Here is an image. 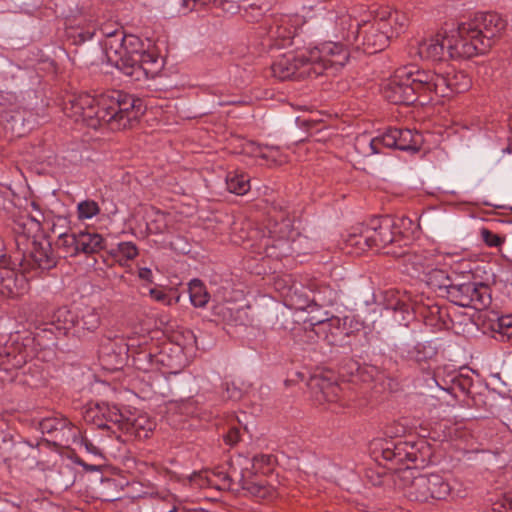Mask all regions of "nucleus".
<instances>
[{"label":"nucleus","instance_id":"15","mask_svg":"<svg viewBox=\"0 0 512 512\" xmlns=\"http://www.w3.org/2000/svg\"><path fill=\"white\" fill-rule=\"evenodd\" d=\"M411 53L423 60L440 61L448 58L446 51V30L420 41L412 48Z\"/></svg>","mask_w":512,"mask_h":512},{"label":"nucleus","instance_id":"56","mask_svg":"<svg viewBox=\"0 0 512 512\" xmlns=\"http://www.w3.org/2000/svg\"><path fill=\"white\" fill-rule=\"evenodd\" d=\"M138 276L140 279H142L144 281H147L150 283L153 281L152 271L149 268H146V267L140 268L138 271Z\"/></svg>","mask_w":512,"mask_h":512},{"label":"nucleus","instance_id":"23","mask_svg":"<svg viewBox=\"0 0 512 512\" xmlns=\"http://www.w3.org/2000/svg\"><path fill=\"white\" fill-rule=\"evenodd\" d=\"M28 290V283L23 275L7 271L0 281V293L5 297L16 298Z\"/></svg>","mask_w":512,"mask_h":512},{"label":"nucleus","instance_id":"25","mask_svg":"<svg viewBox=\"0 0 512 512\" xmlns=\"http://www.w3.org/2000/svg\"><path fill=\"white\" fill-rule=\"evenodd\" d=\"M101 324V314L97 308L85 307L77 312L76 331L94 332Z\"/></svg>","mask_w":512,"mask_h":512},{"label":"nucleus","instance_id":"43","mask_svg":"<svg viewBox=\"0 0 512 512\" xmlns=\"http://www.w3.org/2000/svg\"><path fill=\"white\" fill-rule=\"evenodd\" d=\"M215 471H201L196 472L191 476V482L200 488L213 487V485H220L215 481Z\"/></svg>","mask_w":512,"mask_h":512},{"label":"nucleus","instance_id":"49","mask_svg":"<svg viewBox=\"0 0 512 512\" xmlns=\"http://www.w3.org/2000/svg\"><path fill=\"white\" fill-rule=\"evenodd\" d=\"M17 228L15 229L17 233H23L27 238L30 237L32 230H38L39 223L34 220H23L17 224Z\"/></svg>","mask_w":512,"mask_h":512},{"label":"nucleus","instance_id":"1","mask_svg":"<svg viewBox=\"0 0 512 512\" xmlns=\"http://www.w3.org/2000/svg\"><path fill=\"white\" fill-rule=\"evenodd\" d=\"M65 114L97 129L107 126L110 130H122L136 122L143 112L142 102L119 90L98 96L80 94L73 96L64 107Z\"/></svg>","mask_w":512,"mask_h":512},{"label":"nucleus","instance_id":"33","mask_svg":"<svg viewBox=\"0 0 512 512\" xmlns=\"http://www.w3.org/2000/svg\"><path fill=\"white\" fill-rule=\"evenodd\" d=\"M33 248L30 251V257L35 264L41 269H49L55 265V261L50 254V247L38 246L32 242Z\"/></svg>","mask_w":512,"mask_h":512},{"label":"nucleus","instance_id":"28","mask_svg":"<svg viewBox=\"0 0 512 512\" xmlns=\"http://www.w3.org/2000/svg\"><path fill=\"white\" fill-rule=\"evenodd\" d=\"M78 246L82 253H97L104 248V238L98 233L82 231L78 233Z\"/></svg>","mask_w":512,"mask_h":512},{"label":"nucleus","instance_id":"16","mask_svg":"<svg viewBox=\"0 0 512 512\" xmlns=\"http://www.w3.org/2000/svg\"><path fill=\"white\" fill-rule=\"evenodd\" d=\"M394 227V219L387 216L372 221L371 227H368V232L374 238L373 248L380 250L389 244L398 243V236L393 230Z\"/></svg>","mask_w":512,"mask_h":512},{"label":"nucleus","instance_id":"27","mask_svg":"<svg viewBox=\"0 0 512 512\" xmlns=\"http://www.w3.org/2000/svg\"><path fill=\"white\" fill-rule=\"evenodd\" d=\"M355 149L362 156H371L382 153L385 148L382 143V135L371 137L369 134H361L355 139Z\"/></svg>","mask_w":512,"mask_h":512},{"label":"nucleus","instance_id":"53","mask_svg":"<svg viewBox=\"0 0 512 512\" xmlns=\"http://www.w3.org/2000/svg\"><path fill=\"white\" fill-rule=\"evenodd\" d=\"M214 479L220 485H213V487L217 489H227L230 487V479L227 474L223 472H216V477Z\"/></svg>","mask_w":512,"mask_h":512},{"label":"nucleus","instance_id":"42","mask_svg":"<svg viewBox=\"0 0 512 512\" xmlns=\"http://www.w3.org/2000/svg\"><path fill=\"white\" fill-rule=\"evenodd\" d=\"M433 354V348L425 343H417L407 350V357L417 362L424 361L432 357Z\"/></svg>","mask_w":512,"mask_h":512},{"label":"nucleus","instance_id":"36","mask_svg":"<svg viewBox=\"0 0 512 512\" xmlns=\"http://www.w3.org/2000/svg\"><path fill=\"white\" fill-rule=\"evenodd\" d=\"M448 75L451 94L463 93L470 88L471 79L465 72L451 70L448 72Z\"/></svg>","mask_w":512,"mask_h":512},{"label":"nucleus","instance_id":"35","mask_svg":"<svg viewBox=\"0 0 512 512\" xmlns=\"http://www.w3.org/2000/svg\"><path fill=\"white\" fill-rule=\"evenodd\" d=\"M374 238H372L368 232V228H366L360 234H351L346 240L347 247L355 248V253L360 254L367 249L373 248L372 242Z\"/></svg>","mask_w":512,"mask_h":512},{"label":"nucleus","instance_id":"8","mask_svg":"<svg viewBox=\"0 0 512 512\" xmlns=\"http://www.w3.org/2000/svg\"><path fill=\"white\" fill-rule=\"evenodd\" d=\"M305 48L289 51L279 56L272 64L273 75L280 80L315 77Z\"/></svg>","mask_w":512,"mask_h":512},{"label":"nucleus","instance_id":"19","mask_svg":"<svg viewBox=\"0 0 512 512\" xmlns=\"http://www.w3.org/2000/svg\"><path fill=\"white\" fill-rule=\"evenodd\" d=\"M310 387L313 390L315 401L319 404L337 402L342 391L335 381L322 375L313 376L310 380Z\"/></svg>","mask_w":512,"mask_h":512},{"label":"nucleus","instance_id":"31","mask_svg":"<svg viewBox=\"0 0 512 512\" xmlns=\"http://www.w3.org/2000/svg\"><path fill=\"white\" fill-rule=\"evenodd\" d=\"M285 305L295 311H305L316 307V303L313 300H310L306 294L297 289L291 291L286 296Z\"/></svg>","mask_w":512,"mask_h":512},{"label":"nucleus","instance_id":"59","mask_svg":"<svg viewBox=\"0 0 512 512\" xmlns=\"http://www.w3.org/2000/svg\"><path fill=\"white\" fill-rule=\"evenodd\" d=\"M6 258V249L3 240L0 238V264L4 262Z\"/></svg>","mask_w":512,"mask_h":512},{"label":"nucleus","instance_id":"18","mask_svg":"<svg viewBox=\"0 0 512 512\" xmlns=\"http://www.w3.org/2000/svg\"><path fill=\"white\" fill-rule=\"evenodd\" d=\"M382 457L387 461L403 463L415 462L417 459L415 447L411 442L398 440H386L381 446Z\"/></svg>","mask_w":512,"mask_h":512},{"label":"nucleus","instance_id":"10","mask_svg":"<svg viewBox=\"0 0 512 512\" xmlns=\"http://www.w3.org/2000/svg\"><path fill=\"white\" fill-rule=\"evenodd\" d=\"M393 482L397 489L412 501L428 502V490L426 475L409 466L399 469L393 476Z\"/></svg>","mask_w":512,"mask_h":512},{"label":"nucleus","instance_id":"30","mask_svg":"<svg viewBox=\"0 0 512 512\" xmlns=\"http://www.w3.org/2000/svg\"><path fill=\"white\" fill-rule=\"evenodd\" d=\"M55 245L61 251L63 257H74L80 253L78 234L62 233L58 236Z\"/></svg>","mask_w":512,"mask_h":512},{"label":"nucleus","instance_id":"51","mask_svg":"<svg viewBox=\"0 0 512 512\" xmlns=\"http://www.w3.org/2000/svg\"><path fill=\"white\" fill-rule=\"evenodd\" d=\"M240 439V431L236 427L229 429L227 434L224 436V441L229 446H234Z\"/></svg>","mask_w":512,"mask_h":512},{"label":"nucleus","instance_id":"34","mask_svg":"<svg viewBox=\"0 0 512 512\" xmlns=\"http://www.w3.org/2000/svg\"><path fill=\"white\" fill-rule=\"evenodd\" d=\"M188 290L190 301L195 307H204L208 303L209 294L200 280L192 279Z\"/></svg>","mask_w":512,"mask_h":512},{"label":"nucleus","instance_id":"38","mask_svg":"<svg viewBox=\"0 0 512 512\" xmlns=\"http://www.w3.org/2000/svg\"><path fill=\"white\" fill-rule=\"evenodd\" d=\"M100 213V207L94 200H83L77 204V217L80 221L90 220Z\"/></svg>","mask_w":512,"mask_h":512},{"label":"nucleus","instance_id":"55","mask_svg":"<svg viewBox=\"0 0 512 512\" xmlns=\"http://www.w3.org/2000/svg\"><path fill=\"white\" fill-rule=\"evenodd\" d=\"M81 444L85 447L87 452L93 455H101L100 449L92 444L88 439L81 438Z\"/></svg>","mask_w":512,"mask_h":512},{"label":"nucleus","instance_id":"52","mask_svg":"<svg viewBox=\"0 0 512 512\" xmlns=\"http://www.w3.org/2000/svg\"><path fill=\"white\" fill-rule=\"evenodd\" d=\"M149 294H150L151 298L157 302H161L164 304H170V298L163 290H160L157 288H152V289H150Z\"/></svg>","mask_w":512,"mask_h":512},{"label":"nucleus","instance_id":"57","mask_svg":"<svg viewBox=\"0 0 512 512\" xmlns=\"http://www.w3.org/2000/svg\"><path fill=\"white\" fill-rule=\"evenodd\" d=\"M94 34H95V28L93 27L92 30H87L85 32H81L79 34V37H80L81 41L84 42V41L92 39Z\"/></svg>","mask_w":512,"mask_h":512},{"label":"nucleus","instance_id":"22","mask_svg":"<svg viewBox=\"0 0 512 512\" xmlns=\"http://www.w3.org/2000/svg\"><path fill=\"white\" fill-rule=\"evenodd\" d=\"M40 429L43 434H62V438L66 436V440L73 439V441H76L78 437V429L75 428L72 423L62 417H52V418H46L43 419L40 422Z\"/></svg>","mask_w":512,"mask_h":512},{"label":"nucleus","instance_id":"2","mask_svg":"<svg viewBox=\"0 0 512 512\" xmlns=\"http://www.w3.org/2000/svg\"><path fill=\"white\" fill-rule=\"evenodd\" d=\"M103 33L106 37L102 47L107 62L132 80L154 78L161 71L163 62L158 54L144 49L137 36H126L120 29Z\"/></svg>","mask_w":512,"mask_h":512},{"label":"nucleus","instance_id":"11","mask_svg":"<svg viewBox=\"0 0 512 512\" xmlns=\"http://www.w3.org/2000/svg\"><path fill=\"white\" fill-rule=\"evenodd\" d=\"M466 24L472 28V32L476 34L479 42H483L487 46V51L500 37L506 25L503 18L496 13H478L466 21Z\"/></svg>","mask_w":512,"mask_h":512},{"label":"nucleus","instance_id":"44","mask_svg":"<svg viewBox=\"0 0 512 512\" xmlns=\"http://www.w3.org/2000/svg\"><path fill=\"white\" fill-rule=\"evenodd\" d=\"M385 19L391 23V37L399 35L407 26L406 16L396 11L390 12Z\"/></svg>","mask_w":512,"mask_h":512},{"label":"nucleus","instance_id":"7","mask_svg":"<svg viewBox=\"0 0 512 512\" xmlns=\"http://www.w3.org/2000/svg\"><path fill=\"white\" fill-rule=\"evenodd\" d=\"M356 28L359 40L355 41L353 46L368 54L382 51L392 38L391 23L385 19V16L361 24L357 22Z\"/></svg>","mask_w":512,"mask_h":512},{"label":"nucleus","instance_id":"61","mask_svg":"<svg viewBox=\"0 0 512 512\" xmlns=\"http://www.w3.org/2000/svg\"><path fill=\"white\" fill-rule=\"evenodd\" d=\"M386 253H387V254H390V253H391V254L396 255V253H395L394 251H387Z\"/></svg>","mask_w":512,"mask_h":512},{"label":"nucleus","instance_id":"20","mask_svg":"<svg viewBox=\"0 0 512 512\" xmlns=\"http://www.w3.org/2000/svg\"><path fill=\"white\" fill-rule=\"evenodd\" d=\"M86 419L93 420L99 427H106L107 424L103 422H110L118 425L121 429L126 421V417L122 414L120 409L116 405H110L108 403H98L94 408H90L87 411Z\"/></svg>","mask_w":512,"mask_h":512},{"label":"nucleus","instance_id":"48","mask_svg":"<svg viewBox=\"0 0 512 512\" xmlns=\"http://www.w3.org/2000/svg\"><path fill=\"white\" fill-rule=\"evenodd\" d=\"M481 237L485 244L489 247H499L504 242V240L499 235L488 229L481 230Z\"/></svg>","mask_w":512,"mask_h":512},{"label":"nucleus","instance_id":"54","mask_svg":"<svg viewBox=\"0 0 512 512\" xmlns=\"http://www.w3.org/2000/svg\"><path fill=\"white\" fill-rule=\"evenodd\" d=\"M277 154H278V150L277 149H275V148H267L266 151L262 152L261 155H262L263 158L271 159L276 164H282V163L286 162L285 158H282V157L278 158Z\"/></svg>","mask_w":512,"mask_h":512},{"label":"nucleus","instance_id":"3","mask_svg":"<svg viewBox=\"0 0 512 512\" xmlns=\"http://www.w3.org/2000/svg\"><path fill=\"white\" fill-rule=\"evenodd\" d=\"M434 92L442 97L451 95L449 75H438L416 65L398 68L382 84L383 96L394 104H412L418 93Z\"/></svg>","mask_w":512,"mask_h":512},{"label":"nucleus","instance_id":"6","mask_svg":"<svg viewBox=\"0 0 512 512\" xmlns=\"http://www.w3.org/2000/svg\"><path fill=\"white\" fill-rule=\"evenodd\" d=\"M447 57L451 59H468L487 52V46L479 42L476 34L466 22L446 30Z\"/></svg>","mask_w":512,"mask_h":512},{"label":"nucleus","instance_id":"17","mask_svg":"<svg viewBox=\"0 0 512 512\" xmlns=\"http://www.w3.org/2000/svg\"><path fill=\"white\" fill-rule=\"evenodd\" d=\"M419 134L409 129H389L382 134V143L385 148H396L399 150H417Z\"/></svg>","mask_w":512,"mask_h":512},{"label":"nucleus","instance_id":"32","mask_svg":"<svg viewBox=\"0 0 512 512\" xmlns=\"http://www.w3.org/2000/svg\"><path fill=\"white\" fill-rule=\"evenodd\" d=\"M226 186L229 192L244 195L250 190V181L244 174L229 173L226 177Z\"/></svg>","mask_w":512,"mask_h":512},{"label":"nucleus","instance_id":"41","mask_svg":"<svg viewBox=\"0 0 512 512\" xmlns=\"http://www.w3.org/2000/svg\"><path fill=\"white\" fill-rule=\"evenodd\" d=\"M244 489L256 498L266 499L272 497L274 491L262 481H251L246 483Z\"/></svg>","mask_w":512,"mask_h":512},{"label":"nucleus","instance_id":"39","mask_svg":"<svg viewBox=\"0 0 512 512\" xmlns=\"http://www.w3.org/2000/svg\"><path fill=\"white\" fill-rule=\"evenodd\" d=\"M395 227L393 230L396 232L398 236V242L402 239H409L414 231L417 229V226L414 224L412 219L409 217H401L394 220Z\"/></svg>","mask_w":512,"mask_h":512},{"label":"nucleus","instance_id":"4","mask_svg":"<svg viewBox=\"0 0 512 512\" xmlns=\"http://www.w3.org/2000/svg\"><path fill=\"white\" fill-rule=\"evenodd\" d=\"M140 350L135 351L134 343L127 344V350L133 354V364L137 370L143 372L142 381L144 386L142 391L151 390L155 394H165L162 386L167 385L164 375L167 371H160V364L167 366L171 369V373H177L181 365H175L172 361L166 363L167 354L161 351L157 355L146 349V340L141 342Z\"/></svg>","mask_w":512,"mask_h":512},{"label":"nucleus","instance_id":"58","mask_svg":"<svg viewBox=\"0 0 512 512\" xmlns=\"http://www.w3.org/2000/svg\"><path fill=\"white\" fill-rule=\"evenodd\" d=\"M503 507L512 512V493L504 496Z\"/></svg>","mask_w":512,"mask_h":512},{"label":"nucleus","instance_id":"37","mask_svg":"<svg viewBox=\"0 0 512 512\" xmlns=\"http://www.w3.org/2000/svg\"><path fill=\"white\" fill-rule=\"evenodd\" d=\"M77 313H73L66 307L59 308L53 315V321L57 323L59 329L68 331L76 330Z\"/></svg>","mask_w":512,"mask_h":512},{"label":"nucleus","instance_id":"45","mask_svg":"<svg viewBox=\"0 0 512 512\" xmlns=\"http://www.w3.org/2000/svg\"><path fill=\"white\" fill-rule=\"evenodd\" d=\"M342 331V319L337 316H329L326 326L321 329L320 332L322 333H328L331 335L332 338L334 336L338 335ZM325 338L329 342H333L334 339H330L329 335L326 334Z\"/></svg>","mask_w":512,"mask_h":512},{"label":"nucleus","instance_id":"5","mask_svg":"<svg viewBox=\"0 0 512 512\" xmlns=\"http://www.w3.org/2000/svg\"><path fill=\"white\" fill-rule=\"evenodd\" d=\"M350 45L337 40H329L315 47H305L315 77L328 68H342L349 60Z\"/></svg>","mask_w":512,"mask_h":512},{"label":"nucleus","instance_id":"26","mask_svg":"<svg viewBox=\"0 0 512 512\" xmlns=\"http://www.w3.org/2000/svg\"><path fill=\"white\" fill-rule=\"evenodd\" d=\"M155 423L144 413H140L133 418H126L123 430L132 431L140 438H146L154 429Z\"/></svg>","mask_w":512,"mask_h":512},{"label":"nucleus","instance_id":"60","mask_svg":"<svg viewBox=\"0 0 512 512\" xmlns=\"http://www.w3.org/2000/svg\"><path fill=\"white\" fill-rule=\"evenodd\" d=\"M259 459L263 462H268L269 461V457L268 456H265V455H262L260 457H254V461H259Z\"/></svg>","mask_w":512,"mask_h":512},{"label":"nucleus","instance_id":"12","mask_svg":"<svg viewBox=\"0 0 512 512\" xmlns=\"http://www.w3.org/2000/svg\"><path fill=\"white\" fill-rule=\"evenodd\" d=\"M302 24L303 19L298 15L276 16L269 26L268 37L274 42V46L286 47L292 43V39Z\"/></svg>","mask_w":512,"mask_h":512},{"label":"nucleus","instance_id":"46","mask_svg":"<svg viewBox=\"0 0 512 512\" xmlns=\"http://www.w3.org/2000/svg\"><path fill=\"white\" fill-rule=\"evenodd\" d=\"M218 0H182L184 12L196 9L208 8L211 6L216 7Z\"/></svg>","mask_w":512,"mask_h":512},{"label":"nucleus","instance_id":"24","mask_svg":"<svg viewBox=\"0 0 512 512\" xmlns=\"http://www.w3.org/2000/svg\"><path fill=\"white\" fill-rule=\"evenodd\" d=\"M426 484L429 500H444L452 491V486L449 481L439 474H427Z\"/></svg>","mask_w":512,"mask_h":512},{"label":"nucleus","instance_id":"50","mask_svg":"<svg viewBox=\"0 0 512 512\" xmlns=\"http://www.w3.org/2000/svg\"><path fill=\"white\" fill-rule=\"evenodd\" d=\"M227 13H236L240 6L239 0H218L217 6Z\"/></svg>","mask_w":512,"mask_h":512},{"label":"nucleus","instance_id":"40","mask_svg":"<svg viewBox=\"0 0 512 512\" xmlns=\"http://www.w3.org/2000/svg\"><path fill=\"white\" fill-rule=\"evenodd\" d=\"M329 318L327 311H322L316 305L315 308L309 309V316L303 319L304 323H309L313 327H318L315 332L318 334L322 328L326 326V322Z\"/></svg>","mask_w":512,"mask_h":512},{"label":"nucleus","instance_id":"29","mask_svg":"<svg viewBox=\"0 0 512 512\" xmlns=\"http://www.w3.org/2000/svg\"><path fill=\"white\" fill-rule=\"evenodd\" d=\"M138 253L137 246L130 241L120 242L115 248L110 250V255L122 266L135 259L138 256Z\"/></svg>","mask_w":512,"mask_h":512},{"label":"nucleus","instance_id":"47","mask_svg":"<svg viewBox=\"0 0 512 512\" xmlns=\"http://www.w3.org/2000/svg\"><path fill=\"white\" fill-rule=\"evenodd\" d=\"M498 332L506 336L507 338H512V315L502 316L498 319Z\"/></svg>","mask_w":512,"mask_h":512},{"label":"nucleus","instance_id":"14","mask_svg":"<svg viewBox=\"0 0 512 512\" xmlns=\"http://www.w3.org/2000/svg\"><path fill=\"white\" fill-rule=\"evenodd\" d=\"M452 257L451 253L412 252L403 254V261L414 272L424 275L427 269H431L432 266L441 265L442 263L450 265L447 260Z\"/></svg>","mask_w":512,"mask_h":512},{"label":"nucleus","instance_id":"9","mask_svg":"<svg viewBox=\"0 0 512 512\" xmlns=\"http://www.w3.org/2000/svg\"><path fill=\"white\" fill-rule=\"evenodd\" d=\"M446 294L453 303L462 307L480 309L489 303L488 287L475 281L453 282Z\"/></svg>","mask_w":512,"mask_h":512},{"label":"nucleus","instance_id":"13","mask_svg":"<svg viewBox=\"0 0 512 512\" xmlns=\"http://www.w3.org/2000/svg\"><path fill=\"white\" fill-rule=\"evenodd\" d=\"M356 23L346 12L333 14L328 19L326 31L328 36L334 40L353 46L355 41L359 40V35H356Z\"/></svg>","mask_w":512,"mask_h":512},{"label":"nucleus","instance_id":"21","mask_svg":"<svg viewBox=\"0 0 512 512\" xmlns=\"http://www.w3.org/2000/svg\"><path fill=\"white\" fill-rule=\"evenodd\" d=\"M453 257L448 259L447 261L450 265H441L432 266L431 269H427L424 273L425 281L428 285L432 286L435 289L447 290L452 285L453 281L447 271V267L452 268L453 264L461 262L462 260L459 258V254L451 253Z\"/></svg>","mask_w":512,"mask_h":512}]
</instances>
